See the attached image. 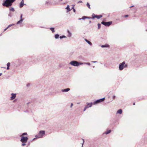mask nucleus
Here are the masks:
<instances>
[{"label":"nucleus","mask_w":147,"mask_h":147,"mask_svg":"<svg viewBox=\"0 0 147 147\" xmlns=\"http://www.w3.org/2000/svg\"><path fill=\"white\" fill-rule=\"evenodd\" d=\"M16 0H6L3 3V5L4 6L8 7L11 6L12 3Z\"/></svg>","instance_id":"1"},{"label":"nucleus","mask_w":147,"mask_h":147,"mask_svg":"<svg viewBox=\"0 0 147 147\" xmlns=\"http://www.w3.org/2000/svg\"><path fill=\"white\" fill-rule=\"evenodd\" d=\"M45 131L43 130H41L39 131L38 134L36 135L35 137L36 138H42L45 135Z\"/></svg>","instance_id":"2"},{"label":"nucleus","mask_w":147,"mask_h":147,"mask_svg":"<svg viewBox=\"0 0 147 147\" xmlns=\"http://www.w3.org/2000/svg\"><path fill=\"white\" fill-rule=\"evenodd\" d=\"M69 64L74 66H78L80 65L83 64L82 63H79L75 61H73L70 62Z\"/></svg>","instance_id":"3"},{"label":"nucleus","mask_w":147,"mask_h":147,"mask_svg":"<svg viewBox=\"0 0 147 147\" xmlns=\"http://www.w3.org/2000/svg\"><path fill=\"white\" fill-rule=\"evenodd\" d=\"M105 99V98L104 97L103 98L97 100L93 102V105L97 104L100 102H102L104 101Z\"/></svg>","instance_id":"4"},{"label":"nucleus","mask_w":147,"mask_h":147,"mask_svg":"<svg viewBox=\"0 0 147 147\" xmlns=\"http://www.w3.org/2000/svg\"><path fill=\"white\" fill-rule=\"evenodd\" d=\"M28 138L27 137H24L22 136L20 141L23 143H26L28 140Z\"/></svg>","instance_id":"5"},{"label":"nucleus","mask_w":147,"mask_h":147,"mask_svg":"<svg viewBox=\"0 0 147 147\" xmlns=\"http://www.w3.org/2000/svg\"><path fill=\"white\" fill-rule=\"evenodd\" d=\"M112 23V22L111 21L108 22H105L104 21H102L101 23L102 24L106 26H109Z\"/></svg>","instance_id":"6"},{"label":"nucleus","mask_w":147,"mask_h":147,"mask_svg":"<svg viewBox=\"0 0 147 147\" xmlns=\"http://www.w3.org/2000/svg\"><path fill=\"white\" fill-rule=\"evenodd\" d=\"M125 64V62L123 61L122 63L119 65V69L120 70H122L124 67V65Z\"/></svg>","instance_id":"7"},{"label":"nucleus","mask_w":147,"mask_h":147,"mask_svg":"<svg viewBox=\"0 0 147 147\" xmlns=\"http://www.w3.org/2000/svg\"><path fill=\"white\" fill-rule=\"evenodd\" d=\"M87 105L86 106L87 107V108H88L89 107H91L92 105H93V103L91 102V103H88L87 102Z\"/></svg>","instance_id":"8"},{"label":"nucleus","mask_w":147,"mask_h":147,"mask_svg":"<svg viewBox=\"0 0 147 147\" xmlns=\"http://www.w3.org/2000/svg\"><path fill=\"white\" fill-rule=\"evenodd\" d=\"M11 100H13L15 98L16 96V94H13V93H12L11 94Z\"/></svg>","instance_id":"9"},{"label":"nucleus","mask_w":147,"mask_h":147,"mask_svg":"<svg viewBox=\"0 0 147 147\" xmlns=\"http://www.w3.org/2000/svg\"><path fill=\"white\" fill-rule=\"evenodd\" d=\"M70 90V89L69 88H67L65 89H62L61 90V91L63 92H66L69 91Z\"/></svg>","instance_id":"10"},{"label":"nucleus","mask_w":147,"mask_h":147,"mask_svg":"<svg viewBox=\"0 0 147 147\" xmlns=\"http://www.w3.org/2000/svg\"><path fill=\"white\" fill-rule=\"evenodd\" d=\"M65 9L67 10V12H69V11H70L71 9H70L69 8V5H67V7L65 8Z\"/></svg>","instance_id":"11"},{"label":"nucleus","mask_w":147,"mask_h":147,"mask_svg":"<svg viewBox=\"0 0 147 147\" xmlns=\"http://www.w3.org/2000/svg\"><path fill=\"white\" fill-rule=\"evenodd\" d=\"M122 111L121 109H119L117 111V114L119 113L120 114L122 113Z\"/></svg>","instance_id":"12"},{"label":"nucleus","mask_w":147,"mask_h":147,"mask_svg":"<svg viewBox=\"0 0 147 147\" xmlns=\"http://www.w3.org/2000/svg\"><path fill=\"white\" fill-rule=\"evenodd\" d=\"M67 33H68V34L67 35V36L68 37H71L72 35V34L70 32L69 30H67Z\"/></svg>","instance_id":"13"},{"label":"nucleus","mask_w":147,"mask_h":147,"mask_svg":"<svg viewBox=\"0 0 147 147\" xmlns=\"http://www.w3.org/2000/svg\"><path fill=\"white\" fill-rule=\"evenodd\" d=\"M85 41L90 45L91 46L92 45V43L90 42L87 39H85Z\"/></svg>","instance_id":"14"},{"label":"nucleus","mask_w":147,"mask_h":147,"mask_svg":"<svg viewBox=\"0 0 147 147\" xmlns=\"http://www.w3.org/2000/svg\"><path fill=\"white\" fill-rule=\"evenodd\" d=\"M24 3H22V2H21L20 4V8L22 7L24 5Z\"/></svg>","instance_id":"15"},{"label":"nucleus","mask_w":147,"mask_h":147,"mask_svg":"<svg viewBox=\"0 0 147 147\" xmlns=\"http://www.w3.org/2000/svg\"><path fill=\"white\" fill-rule=\"evenodd\" d=\"M109 47V45L107 44H106V45H102L101 46V47L102 48L108 47Z\"/></svg>","instance_id":"16"},{"label":"nucleus","mask_w":147,"mask_h":147,"mask_svg":"<svg viewBox=\"0 0 147 147\" xmlns=\"http://www.w3.org/2000/svg\"><path fill=\"white\" fill-rule=\"evenodd\" d=\"M102 16L101 15H96V18H97L99 19L100 18H101L102 17Z\"/></svg>","instance_id":"17"},{"label":"nucleus","mask_w":147,"mask_h":147,"mask_svg":"<svg viewBox=\"0 0 147 147\" xmlns=\"http://www.w3.org/2000/svg\"><path fill=\"white\" fill-rule=\"evenodd\" d=\"M111 132V130H109L105 132V133L106 134H109Z\"/></svg>","instance_id":"18"},{"label":"nucleus","mask_w":147,"mask_h":147,"mask_svg":"<svg viewBox=\"0 0 147 147\" xmlns=\"http://www.w3.org/2000/svg\"><path fill=\"white\" fill-rule=\"evenodd\" d=\"M59 37V35L58 34H55V39H56L58 38Z\"/></svg>","instance_id":"19"},{"label":"nucleus","mask_w":147,"mask_h":147,"mask_svg":"<svg viewBox=\"0 0 147 147\" xmlns=\"http://www.w3.org/2000/svg\"><path fill=\"white\" fill-rule=\"evenodd\" d=\"M50 29L52 31L53 33H54L55 31L54 30V28H50Z\"/></svg>","instance_id":"20"},{"label":"nucleus","mask_w":147,"mask_h":147,"mask_svg":"<svg viewBox=\"0 0 147 147\" xmlns=\"http://www.w3.org/2000/svg\"><path fill=\"white\" fill-rule=\"evenodd\" d=\"M96 15H95L94 13H93L92 15V18L93 19H94L95 18H96Z\"/></svg>","instance_id":"21"},{"label":"nucleus","mask_w":147,"mask_h":147,"mask_svg":"<svg viewBox=\"0 0 147 147\" xmlns=\"http://www.w3.org/2000/svg\"><path fill=\"white\" fill-rule=\"evenodd\" d=\"M66 38V37L64 36V35H63V36H61L59 37V38H60V39H62L63 38Z\"/></svg>","instance_id":"22"},{"label":"nucleus","mask_w":147,"mask_h":147,"mask_svg":"<svg viewBox=\"0 0 147 147\" xmlns=\"http://www.w3.org/2000/svg\"><path fill=\"white\" fill-rule=\"evenodd\" d=\"M23 21V20H20L19 21H18L17 22L16 24H19L20 23L22 22Z\"/></svg>","instance_id":"23"},{"label":"nucleus","mask_w":147,"mask_h":147,"mask_svg":"<svg viewBox=\"0 0 147 147\" xmlns=\"http://www.w3.org/2000/svg\"><path fill=\"white\" fill-rule=\"evenodd\" d=\"M86 5L88 7V8L90 9V4H89V3H87L86 4Z\"/></svg>","instance_id":"24"},{"label":"nucleus","mask_w":147,"mask_h":147,"mask_svg":"<svg viewBox=\"0 0 147 147\" xmlns=\"http://www.w3.org/2000/svg\"><path fill=\"white\" fill-rule=\"evenodd\" d=\"M9 10L10 11H15L13 7L10 8L9 9Z\"/></svg>","instance_id":"25"},{"label":"nucleus","mask_w":147,"mask_h":147,"mask_svg":"<svg viewBox=\"0 0 147 147\" xmlns=\"http://www.w3.org/2000/svg\"><path fill=\"white\" fill-rule=\"evenodd\" d=\"M98 29H99L100 28V26H101V24H98Z\"/></svg>","instance_id":"26"},{"label":"nucleus","mask_w":147,"mask_h":147,"mask_svg":"<svg viewBox=\"0 0 147 147\" xmlns=\"http://www.w3.org/2000/svg\"><path fill=\"white\" fill-rule=\"evenodd\" d=\"M20 20H23L24 19L22 18V14H21L20 17Z\"/></svg>","instance_id":"27"},{"label":"nucleus","mask_w":147,"mask_h":147,"mask_svg":"<svg viewBox=\"0 0 147 147\" xmlns=\"http://www.w3.org/2000/svg\"><path fill=\"white\" fill-rule=\"evenodd\" d=\"M85 19H86V16H83L82 18V20H84Z\"/></svg>","instance_id":"28"},{"label":"nucleus","mask_w":147,"mask_h":147,"mask_svg":"<svg viewBox=\"0 0 147 147\" xmlns=\"http://www.w3.org/2000/svg\"><path fill=\"white\" fill-rule=\"evenodd\" d=\"M87 108H88L87 107L85 106V107L84 108V109L83 111H85L86 110V109H87Z\"/></svg>","instance_id":"29"},{"label":"nucleus","mask_w":147,"mask_h":147,"mask_svg":"<svg viewBox=\"0 0 147 147\" xmlns=\"http://www.w3.org/2000/svg\"><path fill=\"white\" fill-rule=\"evenodd\" d=\"M84 63L86 64L87 65H90V64L89 63Z\"/></svg>","instance_id":"30"},{"label":"nucleus","mask_w":147,"mask_h":147,"mask_svg":"<svg viewBox=\"0 0 147 147\" xmlns=\"http://www.w3.org/2000/svg\"><path fill=\"white\" fill-rule=\"evenodd\" d=\"M27 135V133H23L22 134V136H24V135Z\"/></svg>","instance_id":"31"},{"label":"nucleus","mask_w":147,"mask_h":147,"mask_svg":"<svg viewBox=\"0 0 147 147\" xmlns=\"http://www.w3.org/2000/svg\"><path fill=\"white\" fill-rule=\"evenodd\" d=\"M14 24H10L7 27V28H9V27H10V26H12Z\"/></svg>","instance_id":"32"},{"label":"nucleus","mask_w":147,"mask_h":147,"mask_svg":"<svg viewBox=\"0 0 147 147\" xmlns=\"http://www.w3.org/2000/svg\"><path fill=\"white\" fill-rule=\"evenodd\" d=\"M10 65V63L9 62L7 64V66L9 67Z\"/></svg>","instance_id":"33"},{"label":"nucleus","mask_w":147,"mask_h":147,"mask_svg":"<svg viewBox=\"0 0 147 147\" xmlns=\"http://www.w3.org/2000/svg\"><path fill=\"white\" fill-rule=\"evenodd\" d=\"M127 66V64H125L124 65V67H126Z\"/></svg>","instance_id":"34"},{"label":"nucleus","mask_w":147,"mask_h":147,"mask_svg":"<svg viewBox=\"0 0 147 147\" xmlns=\"http://www.w3.org/2000/svg\"><path fill=\"white\" fill-rule=\"evenodd\" d=\"M82 140H83V143L82 144V147H83V144L84 143V140L83 139H82Z\"/></svg>","instance_id":"35"},{"label":"nucleus","mask_w":147,"mask_h":147,"mask_svg":"<svg viewBox=\"0 0 147 147\" xmlns=\"http://www.w3.org/2000/svg\"><path fill=\"white\" fill-rule=\"evenodd\" d=\"M26 144L25 143H23L22 144V146H24Z\"/></svg>","instance_id":"36"},{"label":"nucleus","mask_w":147,"mask_h":147,"mask_svg":"<svg viewBox=\"0 0 147 147\" xmlns=\"http://www.w3.org/2000/svg\"><path fill=\"white\" fill-rule=\"evenodd\" d=\"M113 99H115V96L114 95L113 96Z\"/></svg>","instance_id":"37"},{"label":"nucleus","mask_w":147,"mask_h":147,"mask_svg":"<svg viewBox=\"0 0 147 147\" xmlns=\"http://www.w3.org/2000/svg\"><path fill=\"white\" fill-rule=\"evenodd\" d=\"M91 18L90 17L86 16V19H90Z\"/></svg>","instance_id":"38"},{"label":"nucleus","mask_w":147,"mask_h":147,"mask_svg":"<svg viewBox=\"0 0 147 147\" xmlns=\"http://www.w3.org/2000/svg\"><path fill=\"white\" fill-rule=\"evenodd\" d=\"M73 104L72 103H71V106H70L71 107V108L72 107V106H73Z\"/></svg>","instance_id":"39"},{"label":"nucleus","mask_w":147,"mask_h":147,"mask_svg":"<svg viewBox=\"0 0 147 147\" xmlns=\"http://www.w3.org/2000/svg\"><path fill=\"white\" fill-rule=\"evenodd\" d=\"M92 62L93 63H97V61H92Z\"/></svg>","instance_id":"40"},{"label":"nucleus","mask_w":147,"mask_h":147,"mask_svg":"<svg viewBox=\"0 0 147 147\" xmlns=\"http://www.w3.org/2000/svg\"><path fill=\"white\" fill-rule=\"evenodd\" d=\"M128 15H125L124 17H128Z\"/></svg>","instance_id":"41"},{"label":"nucleus","mask_w":147,"mask_h":147,"mask_svg":"<svg viewBox=\"0 0 147 147\" xmlns=\"http://www.w3.org/2000/svg\"><path fill=\"white\" fill-rule=\"evenodd\" d=\"M8 28H7V27L4 30V31H5V30H6L7 29H8Z\"/></svg>","instance_id":"42"},{"label":"nucleus","mask_w":147,"mask_h":147,"mask_svg":"<svg viewBox=\"0 0 147 147\" xmlns=\"http://www.w3.org/2000/svg\"><path fill=\"white\" fill-rule=\"evenodd\" d=\"M7 70L9 69V67L7 66Z\"/></svg>","instance_id":"43"},{"label":"nucleus","mask_w":147,"mask_h":147,"mask_svg":"<svg viewBox=\"0 0 147 147\" xmlns=\"http://www.w3.org/2000/svg\"><path fill=\"white\" fill-rule=\"evenodd\" d=\"M73 11L74 12H76V10L75 9H73Z\"/></svg>","instance_id":"44"},{"label":"nucleus","mask_w":147,"mask_h":147,"mask_svg":"<svg viewBox=\"0 0 147 147\" xmlns=\"http://www.w3.org/2000/svg\"><path fill=\"white\" fill-rule=\"evenodd\" d=\"M82 1H79L78 2V3H82Z\"/></svg>","instance_id":"45"},{"label":"nucleus","mask_w":147,"mask_h":147,"mask_svg":"<svg viewBox=\"0 0 147 147\" xmlns=\"http://www.w3.org/2000/svg\"><path fill=\"white\" fill-rule=\"evenodd\" d=\"M30 84H27V86H30Z\"/></svg>","instance_id":"46"},{"label":"nucleus","mask_w":147,"mask_h":147,"mask_svg":"<svg viewBox=\"0 0 147 147\" xmlns=\"http://www.w3.org/2000/svg\"><path fill=\"white\" fill-rule=\"evenodd\" d=\"M74 9V7L73 6V7H72L71 9Z\"/></svg>","instance_id":"47"},{"label":"nucleus","mask_w":147,"mask_h":147,"mask_svg":"<svg viewBox=\"0 0 147 147\" xmlns=\"http://www.w3.org/2000/svg\"><path fill=\"white\" fill-rule=\"evenodd\" d=\"M24 0H22L21 2H22V3H24Z\"/></svg>","instance_id":"48"},{"label":"nucleus","mask_w":147,"mask_h":147,"mask_svg":"<svg viewBox=\"0 0 147 147\" xmlns=\"http://www.w3.org/2000/svg\"><path fill=\"white\" fill-rule=\"evenodd\" d=\"M79 20H82V18H79Z\"/></svg>","instance_id":"49"},{"label":"nucleus","mask_w":147,"mask_h":147,"mask_svg":"<svg viewBox=\"0 0 147 147\" xmlns=\"http://www.w3.org/2000/svg\"><path fill=\"white\" fill-rule=\"evenodd\" d=\"M134 7V5H132V6H131V7H130V8H131V7Z\"/></svg>","instance_id":"50"},{"label":"nucleus","mask_w":147,"mask_h":147,"mask_svg":"<svg viewBox=\"0 0 147 147\" xmlns=\"http://www.w3.org/2000/svg\"><path fill=\"white\" fill-rule=\"evenodd\" d=\"M2 73H0V76H1V75H2Z\"/></svg>","instance_id":"51"},{"label":"nucleus","mask_w":147,"mask_h":147,"mask_svg":"<svg viewBox=\"0 0 147 147\" xmlns=\"http://www.w3.org/2000/svg\"><path fill=\"white\" fill-rule=\"evenodd\" d=\"M135 103L134 102V103H133V104L134 105H135Z\"/></svg>","instance_id":"52"},{"label":"nucleus","mask_w":147,"mask_h":147,"mask_svg":"<svg viewBox=\"0 0 147 147\" xmlns=\"http://www.w3.org/2000/svg\"><path fill=\"white\" fill-rule=\"evenodd\" d=\"M91 21L90 20V21H89L90 23H91Z\"/></svg>","instance_id":"53"},{"label":"nucleus","mask_w":147,"mask_h":147,"mask_svg":"<svg viewBox=\"0 0 147 147\" xmlns=\"http://www.w3.org/2000/svg\"><path fill=\"white\" fill-rule=\"evenodd\" d=\"M78 104H79L80 103L79 102H78Z\"/></svg>","instance_id":"54"},{"label":"nucleus","mask_w":147,"mask_h":147,"mask_svg":"<svg viewBox=\"0 0 147 147\" xmlns=\"http://www.w3.org/2000/svg\"><path fill=\"white\" fill-rule=\"evenodd\" d=\"M61 1H62V0H60Z\"/></svg>","instance_id":"55"}]
</instances>
